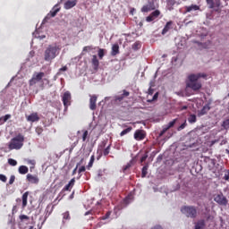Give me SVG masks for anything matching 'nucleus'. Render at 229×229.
<instances>
[{
	"mask_svg": "<svg viewBox=\"0 0 229 229\" xmlns=\"http://www.w3.org/2000/svg\"><path fill=\"white\" fill-rule=\"evenodd\" d=\"M94 160H96V157H94V155H92L87 166L88 169H90V167L94 165Z\"/></svg>",
	"mask_w": 229,
	"mask_h": 229,
	"instance_id": "f704fd0d",
	"label": "nucleus"
},
{
	"mask_svg": "<svg viewBox=\"0 0 229 229\" xmlns=\"http://www.w3.org/2000/svg\"><path fill=\"white\" fill-rule=\"evenodd\" d=\"M110 146H111V145L107 146V147L104 149V151H103L104 157H106V156H108V155L110 154Z\"/></svg>",
	"mask_w": 229,
	"mask_h": 229,
	"instance_id": "4c0bfd02",
	"label": "nucleus"
},
{
	"mask_svg": "<svg viewBox=\"0 0 229 229\" xmlns=\"http://www.w3.org/2000/svg\"><path fill=\"white\" fill-rule=\"evenodd\" d=\"M74 183H76V179L72 178L68 184H66L64 188H63V191L65 192V191H71V189H72L74 187Z\"/></svg>",
	"mask_w": 229,
	"mask_h": 229,
	"instance_id": "4be33fe9",
	"label": "nucleus"
},
{
	"mask_svg": "<svg viewBox=\"0 0 229 229\" xmlns=\"http://www.w3.org/2000/svg\"><path fill=\"white\" fill-rule=\"evenodd\" d=\"M89 109L96 110L98 108V96L97 95H89Z\"/></svg>",
	"mask_w": 229,
	"mask_h": 229,
	"instance_id": "4468645a",
	"label": "nucleus"
},
{
	"mask_svg": "<svg viewBox=\"0 0 229 229\" xmlns=\"http://www.w3.org/2000/svg\"><path fill=\"white\" fill-rule=\"evenodd\" d=\"M185 126H187V121H185L182 124H181L177 130L178 131H182V130H183L185 128Z\"/></svg>",
	"mask_w": 229,
	"mask_h": 229,
	"instance_id": "37998d69",
	"label": "nucleus"
},
{
	"mask_svg": "<svg viewBox=\"0 0 229 229\" xmlns=\"http://www.w3.org/2000/svg\"><path fill=\"white\" fill-rule=\"evenodd\" d=\"M8 165L15 166V165H17V160L13 159V158H9L8 159Z\"/></svg>",
	"mask_w": 229,
	"mask_h": 229,
	"instance_id": "e433bc0d",
	"label": "nucleus"
},
{
	"mask_svg": "<svg viewBox=\"0 0 229 229\" xmlns=\"http://www.w3.org/2000/svg\"><path fill=\"white\" fill-rule=\"evenodd\" d=\"M117 55H119V45L114 44L112 47L111 56H117Z\"/></svg>",
	"mask_w": 229,
	"mask_h": 229,
	"instance_id": "a878e982",
	"label": "nucleus"
},
{
	"mask_svg": "<svg viewBox=\"0 0 229 229\" xmlns=\"http://www.w3.org/2000/svg\"><path fill=\"white\" fill-rule=\"evenodd\" d=\"M215 201L216 203H218V205H222L224 207H226V205H228V199L223 194L216 195L215 197Z\"/></svg>",
	"mask_w": 229,
	"mask_h": 229,
	"instance_id": "f8f14e48",
	"label": "nucleus"
},
{
	"mask_svg": "<svg viewBox=\"0 0 229 229\" xmlns=\"http://www.w3.org/2000/svg\"><path fill=\"white\" fill-rule=\"evenodd\" d=\"M148 169H149V165H145L142 167L141 170V178H146V176H148Z\"/></svg>",
	"mask_w": 229,
	"mask_h": 229,
	"instance_id": "c756f323",
	"label": "nucleus"
},
{
	"mask_svg": "<svg viewBox=\"0 0 229 229\" xmlns=\"http://www.w3.org/2000/svg\"><path fill=\"white\" fill-rule=\"evenodd\" d=\"M80 165V163L77 164L76 167L73 169L72 171V176H74V174H76V171H78V166Z\"/></svg>",
	"mask_w": 229,
	"mask_h": 229,
	"instance_id": "603ef678",
	"label": "nucleus"
},
{
	"mask_svg": "<svg viewBox=\"0 0 229 229\" xmlns=\"http://www.w3.org/2000/svg\"><path fill=\"white\" fill-rule=\"evenodd\" d=\"M181 212L186 217H191V219H196L198 217V208L194 206H183L181 208Z\"/></svg>",
	"mask_w": 229,
	"mask_h": 229,
	"instance_id": "39448f33",
	"label": "nucleus"
},
{
	"mask_svg": "<svg viewBox=\"0 0 229 229\" xmlns=\"http://www.w3.org/2000/svg\"><path fill=\"white\" fill-rule=\"evenodd\" d=\"M141 47L140 42L136 41L133 45H132V49L133 51H139V49Z\"/></svg>",
	"mask_w": 229,
	"mask_h": 229,
	"instance_id": "473e14b6",
	"label": "nucleus"
},
{
	"mask_svg": "<svg viewBox=\"0 0 229 229\" xmlns=\"http://www.w3.org/2000/svg\"><path fill=\"white\" fill-rule=\"evenodd\" d=\"M72 149H74V147H72V148H70V153H72Z\"/></svg>",
	"mask_w": 229,
	"mask_h": 229,
	"instance_id": "e2e57ef3",
	"label": "nucleus"
},
{
	"mask_svg": "<svg viewBox=\"0 0 229 229\" xmlns=\"http://www.w3.org/2000/svg\"><path fill=\"white\" fill-rule=\"evenodd\" d=\"M6 180H8V178H6V175L0 174V181L5 183Z\"/></svg>",
	"mask_w": 229,
	"mask_h": 229,
	"instance_id": "a18cd8bd",
	"label": "nucleus"
},
{
	"mask_svg": "<svg viewBox=\"0 0 229 229\" xmlns=\"http://www.w3.org/2000/svg\"><path fill=\"white\" fill-rule=\"evenodd\" d=\"M157 99H158V92L155 93L152 99L148 100V103H153V101H157Z\"/></svg>",
	"mask_w": 229,
	"mask_h": 229,
	"instance_id": "ea45409f",
	"label": "nucleus"
},
{
	"mask_svg": "<svg viewBox=\"0 0 229 229\" xmlns=\"http://www.w3.org/2000/svg\"><path fill=\"white\" fill-rule=\"evenodd\" d=\"M110 214H111V212L108 211V212L102 217V219H103V220L108 219V217H110Z\"/></svg>",
	"mask_w": 229,
	"mask_h": 229,
	"instance_id": "8fccbe9b",
	"label": "nucleus"
},
{
	"mask_svg": "<svg viewBox=\"0 0 229 229\" xmlns=\"http://www.w3.org/2000/svg\"><path fill=\"white\" fill-rule=\"evenodd\" d=\"M182 110H187V106H182Z\"/></svg>",
	"mask_w": 229,
	"mask_h": 229,
	"instance_id": "69168bd1",
	"label": "nucleus"
},
{
	"mask_svg": "<svg viewBox=\"0 0 229 229\" xmlns=\"http://www.w3.org/2000/svg\"><path fill=\"white\" fill-rule=\"evenodd\" d=\"M139 26H140V28H142V26H144V21H140Z\"/></svg>",
	"mask_w": 229,
	"mask_h": 229,
	"instance_id": "bf43d9fd",
	"label": "nucleus"
},
{
	"mask_svg": "<svg viewBox=\"0 0 229 229\" xmlns=\"http://www.w3.org/2000/svg\"><path fill=\"white\" fill-rule=\"evenodd\" d=\"M20 222L19 225L20 226H22V225H28L30 223V216L26 215H21L19 216Z\"/></svg>",
	"mask_w": 229,
	"mask_h": 229,
	"instance_id": "412c9836",
	"label": "nucleus"
},
{
	"mask_svg": "<svg viewBox=\"0 0 229 229\" xmlns=\"http://www.w3.org/2000/svg\"><path fill=\"white\" fill-rule=\"evenodd\" d=\"M60 51H62L60 45L56 43L49 45L45 50V61L51 62V60H55L60 55Z\"/></svg>",
	"mask_w": 229,
	"mask_h": 229,
	"instance_id": "f03ea898",
	"label": "nucleus"
},
{
	"mask_svg": "<svg viewBox=\"0 0 229 229\" xmlns=\"http://www.w3.org/2000/svg\"><path fill=\"white\" fill-rule=\"evenodd\" d=\"M135 140H144L146 139V131L136 130L134 132Z\"/></svg>",
	"mask_w": 229,
	"mask_h": 229,
	"instance_id": "ddd939ff",
	"label": "nucleus"
},
{
	"mask_svg": "<svg viewBox=\"0 0 229 229\" xmlns=\"http://www.w3.org/2000/svg\"><path fill=\"white\" fill-rule=\"evenodd\" d=\"M127 169H130V165H127L123 167V171H126Z\"/></svg>",
	"mask_w": 229,
	"mask_h": 229,
	"instance_id": "13d9d810",
	"label": "nucleus"
},
{
	"mask_svg": "<svg viewBox=\"0 0 229 229\" xmlns=\"http://www.w3.org/2000/svg\"><path fill=\"white\" fill-rule=\"evenodd\" d=\"M63 219L69 220L71 219V215L69 214V211H66L63 214Z\"/></svg>",
	"mask_w": 229,
	"mask_h": 229,
	"instance_id": "58836bf2",
	"label": "nucleus"
},
{
	"mask_svg": "<svg viewBox=\"0 0 229 229\" xmlns=\"http://www.w3.org/2000/svg\"><path fill=\"white\" fill-rule=\"evenodd\" d=\"M106 146V141H103L100 145V148H105Z\"/></svg>",
	"mask_w": 229,
	"mask_h": 229,
	"instance_id": "4d7b16f0",
	"label": "nucleus"
},
{
	"mask_svg": "<svg viewBox=\"0 0 229 229\" xmlns=\"http://www.w3.org/2000/svg\"><path fill=\"white\" fill-rule=\"evenodd\" d=\"M30 229H35L33 226H30Z\"/></svg>",
	"mask_w": 229,
	"mask_h": 229,
	"instance_id": "338daca9",
	"label": "nucleus"
},
{
	"mask_svg": "<svg viewBox=\"0 0 229 229\" xmlns=\"http://www.w3.org/2000/svg\"><path fill=\"white\" fill-rule=\"evenodd\" d=\"M27 121L29 123H37L40 121V117L38 116V113H32L27 116Z\"/></svg>",
	"mask_w": 229,
	"mask_h": 229,
	"instance_id": "f3484780",
	"label": "nucleus"
},
{
	"mask_svg": "<svg viewBox=\"0 0 229 229\" xmlns=\"http://www.w3.org/2000/svg\"><path fill=\"white\" fill-rule=\"evenodd\" d=\"M130 199H131V197H130V196H127V197L123 199V202L125 203V205H129Z\"/></svg>",
	"mask_w": 229,
	"mask_h": 229,
	"instance_id": "09e8293b",
	"label": "nucleus"
},
{
	"mask_svg": "<svg viewBox=\"0 0 229 229\" xmlns=\"http://www.w3.org/2000/svg\"><path fill=\"white\" fill-rule=\"evenodd\" d=\"M41 87H42V88L44 87V83L41 84Z\"/></svg>",
	"mask_w": 229,
	"mask_h": 229,
	"instance_id": "774afa93",
	"label": "nucleus"
},
{
	"mask_svg": "<svg viewBox=\"0 0 229 229\" xmlns=\"http://www.w3.org/2000/svg\"><path fill=\"white\" fill-rule=\"evenodd\" d=\"M148 158V156H143L141 158H140V162L142 164V162H146V159Z\"/></svg>",
	"mask_w": 229,
	"mask_h": 229,
	"instance_id": "5fc2aeb1",
	"label": "nucleus"
},
{
	"mask_svg": "<svg viewBox=\"0 0 229 229\" xmlns=\"http://www.w3.org/2000/svg\"><path fill=\"white\" fill-rule=\"evenodd\" d=\"M98 176H103V174H101V172H99V173L98 174Z\"/></svg>",
	"mask_w": 229,
	"mask_h": 229,
	"instance_id": "0e129e2a",
	"label": "nucleus"
},
{
	"mask_svg": "<svg viewBox=\"0 0 229 229\" xmlns=\"http://www.w3.org/2000/svg\"><path fill=\"white\" fill-rule=\"evenodd\" d=\"M27 164H30V165H35V160H28Z\"/></svg>",
	"mask_w": 229,
	"mask_h": 229,
	"instance_id": "864d4df0",
	"label": "nucleus"
},
{
	"mask_svg": "<svg viewBox=\"0 0 229 229\" xmlns=\"http://www.w3.org/2000/svg\"><path fill=\"white\" fill-rule=\"evenodd\" d=\"M206 3L210 10H214L215 8V12H216L217 13H221V0H206Z\"/></svg>",
	"mask_w": 229,
	"mask_h": 229,
	"instance_id": "0eeeda50",
	"label": "nucleus"
},
{
	"mask_svg": "<svg viewBox=\"0 0 229 229\" xmlns=\"http://www.w3.org/2000/svg\"><path fill=\"white\" fill-rule=\"evenodd\" d=\"M128 96H130V93L126 89H123L122 95L114 98V101H116V103H121V101H123L124 98H128Z\"/></svg>",
	"mask_w": 229,
	"mask_h": 229,
	"instance_id": "aec40b11",
	"label": "nucleus"
},
{
	"mask_svg": "<svg viewBox=\"0 0 229 229\" xmlns=\"http://www.w3.org/2000/svg\"><path fill=\"white\" fill-rule=\"evenodd\" d=\"M105 51L106 50L103 48L98 49V55L99 60H103V57L105 56Z\"/></svg>",
	"mask_w": 229,
	"mask_h": 229,
	"instance_id": "72a5a7b5",
	"label": "nucleus"
},
{
	"mask_svg": "<svg viewBox=\"0 0 229 229\" xmlns=\"http://www.w3.org/2000/svg\"><path fill=\"white\" fill-rule=\"evenodd\" d=\"M156 8L157 6L155 5V0H148V4L142 6L141 12L143 13H148V12H151Z\"/></svg>",
	"mask_w": 229,
	"mask_h": 229,
	"instance_id": "1a4fd4ad",
	"label": "nucleus"
},
{
	"mask_svg": "<svg viewBox=\"0 0 229 229\" xmlns=\"http://www.w3.org/2000/svg\"><path fill=\"white\" fill-rule=\"evenodd\" d=\"M210 106L208 104L205 105L200 110V115H205L206 114H208Z\"/></svg>",
	"mask_w": 229,
	"mask_h": 229,
	"instance_id": "c85d7f7f",
	"label": "nucleus"
},
{
	"mask_svg": "<svg viewBox=\"0 0 229 229\" xmlns=\"http://www.w3.org/2000/svg\"><path fill=\"white\" fill-rule=\"evenodd\" d=\"M24 146V135L19 133L9 143V149H21Z\"/></svg>",
	"mask_w": 229,
	"mask_h": 229,
	"instance_id": "7ed1b4c3",
	"label": "nucleus"
},
{
	"mask_svg": "<svg viewBox=\"0 0 229 229\" xmlns=\"http://www.w3.org/2000/svg\"><path fill=\"white\" fill-rule=\"evenodd\" d=\"M167 9L169 12L174 10V6L176 4V0H166Z\"/></svg>",
	"mask_w": 229,
	"mask_h": 229,
	"instance_id": "bb28decb",
	"label": "nucleus"
},
{
	"mask_svg": "<svg viewBox=\"0 0 229 229\" xmlns=\"http://www.w3.org/2000/svg\"><path fill=\"white\" fill-rule=\"evenodd\" d=\"M13 182H15V175H11L9 180V185H13Z\"/></svg>",
	"mask_w": 229,
	"mask_h": 229,
	"instance_id": "de8ad7c7",
	"label": "nucleus"
},
{
	"mask_svg": "<svg viewBox=\"0 0 229 229\" xmlns=\"http://www.w3.org/2000/svg\"><path fill=\"white\" fill-rule=\"evenodd\" d=\"M20 174H28L30 169L26 165H21L18 169Z\"/></svg>",
	"mask_w": 229,
	"mask_h": 229,
	"instance_id": "cd10ccee",
	"label": "nucleus"
},
{
	"mask_svg": "<svg viewBox=\"0 0 229 229\" xmlns=\"http://www.w3.org/2000/svg\"><path fill=\"white\" fill-rule=\"evenodd\" d=\"M224 180L229 182V169L225 173Z\"/></svg>",
	"mask_w": 229,
	"mask_h": 229,
	"instance_id": "49530a36",
	"label": "nucleus"
},
{
	"mask_svg": "<svg viewBox=\"0 0 229 229\" xmlns=\"http://www.w3.org/2000/svg\"><path fill=\"white\" fill-rule=\"evenodd\" d=\"M176 121H177V119H174L173 121L169 122V123L167 125L163 126V130L159 132L158 138L160 139V137H164L165 132L168 130H170V128H173L174 126V124H176Z\"/></svg>",
	"mask_w": 229,
	"mask_h": 229,
	"instance_id": "9b49d317",
	"label": "nucleus"
},
{
	"mask_svg": "<svg viewBox=\"0 0 229 229\" xmlns=\"http://www.w3.org/2000/svg\"><path fill=\"white\" fill-rule=\"evenodd\" d=\"M74 198V191L70 195V199H72Z\"/></svg>",
	"mask_w": 229,
	"mask_h": 229,
	"instance_id": "680f3d73",
	"label": "nucleus"
},
{
	"mask_svg": "<svg viewBox=\"0 0 229 229\" xmlns=\"http://www.w3.org/2000/svg\"><path fill=\"white\" fill-rule=\"evenodd\" d=\"M85 171H86L85 166H81V167L79 168V174H80L81 173H85Z\"/></svg>",
	"mask_w": 229,
	"mask_h": 229,
	"instance_id": "3c124183",
	"label": "nucleus"
},
{
	"mask_svg": "<svg viewBox=\"0 0 229 229\" xmlns=\"http://www.w3.org/2000/svg\"><path fill=\"white\" fill-rule=\"evenodd\" d=\"M172 29H173V21H167L162 30V35H165V33H167L169 30H172Z\"/></svg>",
	"mask_w": 229,
	"mask_h": 229,
	"instance_id": "5701e85b",
	"label": "nucleus"
},
{
	"mask_svg": "<svg viewBox=\"0 0 229 229\" xmlns=\"http://www.w3.org/2000/svg\"><path fill=\"white\" fill-rule=\"evenodd\" d=\"M71 99H72V97L71 96V92L65 91L62 97L63 105L65 110H67V108L71 106Z\"/></svg>",
	"mask_w": 229,
	"mask_h": 229,
	"instance_id": "6e6552de",
	"label": "nucleus"
},
{
	"mask_svg": "<svg viewBox=\"0 0 229 229\" xmlns=\"http://www.w3.org/2000/svg\"><path fill=\"white\" fill-rule=\"evenodd\" d=\"M83 134H82V140L83 142H85V140H87V137H89V131H82Z\"/></svg>",
	"mask_w": 229,
	"mask_h": 229,
	"instance_id": "79ce46f5",
	"label": "nucleus"
},
{
	"mask_svg": "<svg viewBox=\"0 0 229 229\" xmlns=\"http://www.w3.org/2000/svg\"><path fill=\"white\" fill-rule=\"evenodd\" d=\"M131 130H133L132 127H128L127 129H124L123 131H121L120 137H124V135H128V133H130Z\"/></svg>",
	"mask_w": 229,
	"mask_h": 229,
	"instance_id": "2f4dec72",
	"label": "nucleus"
},
{
	"mask_svg": "<svg viewBox=\"0 0 229 229\" xmlns=\"http://www.w3.org/2000/svg\"><path fill=\"white\" fill-rule=\"evenodd\" d=\"M152 229H163V228L160 225H157V226L153 227Z\"/></svg>",
	"mask_w": 229,
	"mask_h": 229,
	"instance_id": "052dcab7",
	"label": "nucleus"
},
{
	"mask_svg": "<svg viewBox=\"0 0 229 229\" xmlns=\"http://www.w3.org/2000/svg\"><path fill=\"white\" fill-rule=\"evenodd\" d=\"M36 133L38 134V135H42V132L44 131V129L42 128V127H36Z\"/></svg>",
	"mask_w": 229,
	"mask_h": 229,
	"instance_id": "a19ab883",
	"label": "nucleus"
},
{
	"mask_svg": "<svg viewBox=\"0 0 229 229\" xmlns=\"http://www.w3.org/2000/svg\"><path fill=\"white\" fill-rule=\"evenodd\" d=\"M199 78H207V73H191L188 76V82L186 83L188 89H191V90H194L195 92L199 90L202 87L201 82H199L198 80Z\"/></svg>",
	"mask_w": 229,
	"mask_h": 229,
	"instance_id": "f257e3e1",
	"label": "nucleus"
},
{
	"mask_svg": "<svg viewBox=\"0 0 229 229\" xmlns=\"http://www.w3.org/2000/svg\"><path fill=\"white\" fill-rule=\"evenodd\" d=\"M64 3V0H60L59 3H57L52 10L49 12V13L47 14V16L44 18L42 24H47V22H49L52 17H56V13L62 10V7H60V4Z\"/></svg>",
	"mask_w": 229,
	"mask_h": 229,
	"instance_id": "423d86ee",
	"label": "nucleus"
},
{
	"mask_svg": "<svg viewBox=\"0 0 229 229\" xmlns=\"http://www.w3.org/2000/svg\"><path fill=\"white\" fill-rule=\"evenodd\" d=\"M159 16H160V11L155 10L146 18V21L147 22H153V21H155V19H158Z\"/></svg>",
	"mask_w": 229,
	"mask_h": 229,
	"instance_id": "2eb2a0df",
	"label": "nucleus"
},
{
	"mask_svg": "<svg viewBox=\"0 0 229 229\" xmlns=\"http://www.w3.org/2000/svg\"><path fill=\"white\" fill-rule=\"evenodd\" d=\"M78 4V0H68L64 3V10H71L72 8H74Z\"/></svg>",
	"mask_w": 229,
	"mask_h": 229,
	"instance_id": "dca6fc26",
	"label": "nucleus"
},
{
	"mask_svg": "<svg viewBox=\"0 0 229 229\" xmlns=\"http://www.w3.org/2000/svg\"><path fill=\"white\" fill-rule=\"evenodd\" d=\"M91 64L95 71H98V69H99V60L98 59V55L92 56Z\"/></svg>",
	"mask_w": 229,
	"mask_h": 229,
	"instance_id": "b1692460",
	"label": "nucleus"
},
{
	"mask_svg": "<svg viewBox=\"0 0 229 229\" xmlns=\"http://www.w3.org/2000/svg\"><path fill=\"white\" fill-rule=\"evenodd\" d=\"M92 47H90V46H87V47H83V51H84V53H89V51H92Z\"/></svg>",
	"mask_w": 229,
	"mask_h": 229,
	"instance_id": "c03bdc74",
	"label": "nucleus"
},
{
	"mask_svg": "<svg viewBox=\"0 0 229 229\" xmlns=\"http://www.w3.org/2000/svg\"><path fill=\"white\" fill-rule=\"evenodd\" d=\"M60 72L67 71V66H64L59 69Z\"/></svg>",
	"mask_w": 229,
	"mask_h": 229,
	"instance_id": "6e6d98bb",
	"label": "nucleus"
},
{
	"mask_svg": "<svg viewBox=\"0 0 229 229\" xmlns=\"http://www.w3.org/2000/svg\"><path fill=\"white\" fill-rule=\"evenodd\" d=\"M206 227L207 222L205 221V219H200L195 223L194 229H205Z\"/></svg>",
	"mask_w": 229,
	"mask_h": 229,
	"instance_id": "6ab92c4d",
	"label": "nucleus"
},
{
	"mask_svg": "<svg viewBox=\"0 0 229 229\" xmlns=\"http://www.w3.org/2000/svg\"><path fill=\"white\" fill-rule=\"evenodd\" d=\"M26 180L29 183H31L32 185H38V183L40 182V179L37 174H28L26 175Z\"/></svg>",
	"mask_w": 229,
	"mask_h": 229,
	"instance_id": "9d476101",
	"label": "nucleus"
},
{
	"mask_svg": "<svg viewBox=\"0 0 229 229\" xmlns=\"http://www.w3.org/2000/svg\"><path fill=\"white\" fill-rule=\"evenodd\" d=\"M28 196H30V191H26L23 193L21 199H22V208L28 206Z\"/></svg>",
	"mask_w": 229,
	"mask_h": 229,
	"instance_id": "393cba45",
	"label": "nucleus"
},
{
	"mask_svg": "<svg viewBox=\"0 0 229 229\" xmlns=\"http://www.w3.org/2000/svg\"><path fill=\"white\" fill-rule=\"evenodd\" d=\"M12 117L11 114H5L4 116H2L0 118V123H6V121H8V119H10Z\"/></svg>",
	"mask_w": 229,
	"mask_h": 229,
	"instance_id": "c9c22d12",
	"label": "nucleus"
},
{
	"mask_svg": "<svg viewBox=\"0 0 229 229\" xmlns=\"http://www.w3.org/2000/svg\"><path fill=\"white\" fill-rule=\"evenodd\" d=\"M44 76H46L44 72H34L31 79L29 81L30 87H33L35 84L40 83L42 81H47V83H49V80L44 79Z\"/></svg>",
	"mask_w": 229,
	"mask_h": 229,
	"instance_id": "20e7f679",
	"label": "nucleus"
},
{
	"mask_svg": "<svg viewBox=\"0 0 229 229\" xmlns=\"http://www.w3.org/2000/svg\"><path fill=\"white\" fill-rule=\"evenodd\" d=\"M184 13H191V12H198L200 10L199 5L191 4L184 7Z\"/></svg>",
	"mask_w": 229,
	"mask_h": 229,
	"instance_id": "a211bd4d",
	"label": "nucleus"
},
{
	"mask_svg": "<svg viewBox=\"0 0 229 229\" xmlns=\"http://www.w3.org/2000/svg\"><path fill=\"white\" fill-rule=\"evenodd\" d=\"M196 121H198V118L196 117V114H191V115L188 117V122H189L191 124H194V123H196Z\"/></svg>",
	"mask_w": 229,
	"mask_h": 229,
	"instance_id": "7c9ffc66",
	"label": "nucleus"
}]
</instances>
